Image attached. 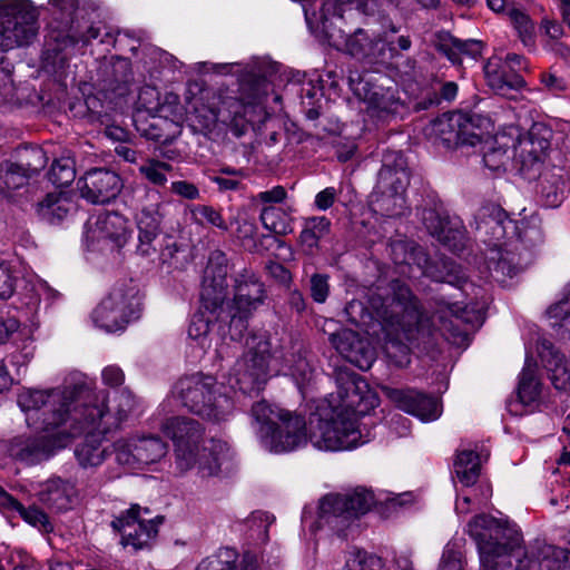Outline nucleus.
Segmentation results:
<instances>
[{"label": "nucleus", "instance_id": "14", "mask_svg": "<svg viewBox=\"0 0 570 570\" xmlns=\"http://www.w3.org/2000/svg\"><path fill=\"white\" fill-rule=\"evenodd\" d=\"M130 235V223L124 215L105 212L87 222L85 239L91 250L104 252L121 248Z\"/></svg>", "mask_w": 570, "mask_h": 570}, {"label": "nucleus", "instance_id": "42", "mask_svg": "<svg viewBox=\"0 0 570 570\" xmlns=\"http://www.w3.org/2000/svg\"><path fill=\"white\" fill-rule=\"evenodd\" d=\"M539 193L547 207L559 206L563 198L562 176L549 170L540 173Z\"/></svg>", "mask_w": 570, "mask_h": 570}, {"label": "nucleus", "instance_id": "52", "mask_svg": "<svg viewBox=\"0 0 570 570\" xmlns=\"http://www.w3.org/2000/svg\"><path fill=\"white\" fill-rule=\"evenodd\" d=\"M75 177L73 163L69 158L55 160L49 170L50 181L58 187L68 186L73 181Z\"/></svg>", "mask_w": 570, "mask_h": 570}, {"label": "nucleus", "instance_id": "41", "mask_svg": "<svg viewBox=\"0 0 570 570\" xmlns=\"http://www.w3.org/2000/svg\"><path fill=\"white\" fill-rule=\"evenodd\" d=\"M13 509L19 512L22 519L41 531L49 532L52 525L45 512L36 507L24 508L20 502L14 500L12 495L2 490V509Z\"/></svg>", "mask_w": 570, "mask_h": 570}, {"label": "nucleus", "instance_id": "18", "mask_svg": "<svg viewBox=\"0 0 570 570\" xmlns=\"http://www.w3.org/2000/svg\"><path fill=\"white\" fill-rule=\"evenodd\" d=\"M148 509L132 504L128 510L115 518L111 525L121 535L120 543L134 551L146 549L158 533V518H145L149 514Z\"/></svg>", "mask_w": 570, "mask_h": 570}, {"label": "nucleus", "instance_id": "3", "mask_svg": "<svg viewBox=\"0 0 570 570\" xmlns=\"http://www.w3.org/2000/svg\"><path fill=\"white\" fill-rule=\"evenodd\" d=\"M159 430L173 442L175 465L180 473L195 469L202 479L216 476L233 456L227 442L206 441L205 428L195 419L170 416Z\"/></svg>", "mask_w": 570, "mask_h": 570}, {"label": "nucleus", "instance_id": "2", "mask_svg": "<svg viewBox=\"0 0 570 570\" xmlns=\"http://www.w3.org/2000/svg\"><path fill=\"white\" fill-rule=\"evenodd\" d=\"M338 404L330 419L309 420V442L323 451L353 450L373 438L367 423L360 420L379 405V397L367 383L355 373H337Z\"/></svg>", "mask_w": 570, "mask_h": 570}, {"label": "nucleus", "instance_id": "10", "mask_svg": "<svg viewBox=\"0 0 570 570\" xmlns=\"http://www.w3.org/2000/svg\"><path fill=\"white\" fill-rule=\"evenodd\" d=\"M38 17L29 0H2V51L29 45L38 33Z\"/></svg>", "mask_w": 570, "mask_h": 570}, {"label": "nucleus", "instance_id": "13", "mask_svg": "<svg viewBox=\"0 0 570 570\" xmlns=\"http://www.w3.org/2000/svg\"><path fill=\"white\" fill-rule=\"evenodd\" d=\"M348 83L355 96L367 104V112L372 118L386 121L403 109L396 89L376 85L372 75L351 73Z\"/></svg>", "mask_w": 570, "mask_h": 570}, {"label": "nucleus", "instance_id": "48", "mask_svg": "<svg viewBox=\"0 0 570 570\" xmlns=\"http://www.w3.org/2000/svg\"><path fill=\"white\" fill-rule=\"evenodd\" d=\"M235 235L240 242L242 246L250 253L262 252L264 249L263 240L269 238L268 236L262 235L258 239L256 224L253 220L246 218L237 220Z\"/></svg>", "mask_w": 570, "mask_h": 570}, {"label": "nucleus", "instance_id": "28", "mask_svg": "<svg viewBox=\"0 0 570 570\" xmlns=\"http://www.w3.org/2000/svg\"><path fill=\"white\" fill-rule=\"evenodd\" d=\"M196 570H261L256 556L245 553L239 558L236 550L220 548L217 552L203 559Z\"/></svg>", "mask_w": 570, "mask_h": 570}, {"label": "nucleus", "instance_id": "8", "mask_svg": "<svg viewBox=\"0 0 570 570\" xmlns=\"http://www.w3.org/2000/svg\"><path fill=\"white\" fill-rule=\"evenodd\" d=\"M58 295L57 291L41 282L36 288V295L23 303L24 307L18 311V315H9L6 321H2V347L13 364L23 365L31 355L29 346L32 342L33 327L26 321L38 306L39 298L45 296L53 299Z\"/></svg>", "mask_w": 570, "mask_h": 570}, {"label": "nucleus", "instance_id": "25", "mask_svg": "<svg viewBox=\"0 0 570 570\" xmlns=\"http://www.w3.org/2000/svg\"><path fill=\"white\" fill-rule=\"evenodd\" d=\"M387 395L399 409L423 422L434 421L441 415V406L438 400L417 391L389 390Z\"/></svg>", "mask_w": 570, "mask_h": 570}, {"label": "nucleus", "instance_id": "64", "mask_svg": "<svg viewBox=\"0 0 570 570\" xmlns=\"http://www.w3.org/2000/svg\"><path fill=\"white\" fill-rule=\"evenodd\" d=\"M541 83L552 94L557 95L567 89V82L563 78L554 73L547 72L541 75Z\"/></svg>", "mask_w": 570, "mask_h": 570}, {"label": "nucleus", "instance_id": "7", "mask_svg": "<svg viewBox=\"0 0 570 570\" xmlns=\"http://www.w3.org/2000/svg\"><path fill=\"white\" fill-rule=\"evenodd\" d=\"M414 501L411 492L393 493L379 491L374 493L366 488H355L345 494L325 495L318 508L321 525H328L333 530L345 527L350 520L366 513L374 504L385 503L390 507H403Z\"/></svg>", "mask_w": 570, "mask_h": 570}, {"label": "nucleus", "instance_id": "61", "mask_svg": "<svg viewBox=\"0 0 570 570\" xmlns=\"http://www.w3.org/2000/svg\"><path fill=\"white\" fill-rule=\"evenodd\" d=\"M170 188L173 193L186 199L191 200L199 197V190L196 185L186 180L173 181Z\"/></svg>", "mask_w": 570, "mask_h": 570}, {"label": "nucleus", "instance_id": "51", "mask_svg": "<svg viewBox=\"0 0 570 570\" xmlns=\"http://www.w3.org/2000/svg\"><path fill=\"white\" fill-rule=\"evenodd\" d=\"M507 16L510 22L517 30L519 38L524 45L533 42V30L534 26L530 17L518 8H510L507 10Z\"/></svg>", "mask_w": 570, "mask_h": 570}, {"label": "nucleus", "instance_id": "57", "mask_svg": "<svg viewBox=\"0 0 570 570\" xmlns=\"http://www.w3.org/2000/svg\"><path fill=\"white\" fill-rule=\"evenodd\" d=\"M499 257L493 263V267L491 268L493 276L501 281V277H513L518 271L519 267L517 264H514L510 258L504 256L501 253H498Z\"/></svg>", "mask_w": 570, "mask_h": 570}, {"label": "nucleus", "instance_id": "30", "mask_svg": "<svg viewBox=\"0 0 570 570\" xmlns=\"http://www.w3.org/2000/svg\"><path fill=\"white\" fill-rule=\"evenodd\" d=\"M539 354L553 386L557 390L570 392V361L556 351L549 342L542 343Z\"/></svg>", "mask_w": 570, "mask_h": 570}, {"label": "nucleus", "instance_id": "33", "mask_svg": "<svg viewBox=\"0 0 570 570\" xmlns=\"http://www.w3.org/2000/svg\"><path fill=\"white\" fill-rule=\"evenodd\" d=\"M225 314V307L223 306V312H217L205 309L202 304L198 312H196L189 323L188 326V337L194 341L203 351H206L210 347V324L215 321L227 320Z\"/></svg>", "mask_w": 570, "mask_h": 570}, {"label": "nucleus", "instance_id": "6", "mask_svg": "<svg viewBox=\"0 0 570 570\" xmlns=\"http://www.w3.org/2000/svg\"><path fill=\"white\" fill-rule=\"evenodd\" d=\"M173 403L212 422L227 420L234 410L232 399L219 392L216 380L203 374L180 379L161 406L173 411Z\"/></svg>", "mask_w": 570, "mask_h": 570}, {"label": "nucleus", "instance_id": "16", "mask_svg": "<svg viewBox=\"0 0 570 570\" xmlns=\"http://www.w3.org/2000/svg\"><path fill=\"white\" fill-rule=\"evenodd\" d=\"M138 305L134 288L127 292L116 288L95 308L92 321L108 333L121 331L131 320L138 317Z\"/></svg>", "mask_w": 570, "mask_h": 570}, {"label": "nucleus", "instance_id": "5", "mask_svg": "<svg viewBox=\"0 0 570 570\" xmlns=\"http://www.w3.org/2000/svg\"><path fill=\"white\" fill-rule=\"evenodd\" d=\"M468 527L478 544L480 570H520L524 551L521 532L515 525L481 514Z\"/></svg>", "mask_w": 570, "mask_h": 570}, {"label": "nucleus", "instance_id": "22", "mask_svg": "<svg viewBox=\"0 0 570 570\" xmlns=\"http://www.w3.org/2000/svg\"><path fill=\"white\" fill-rule=\"evenodd\" d=\"M218 117L222 121L228 124L236 137H240L252 124L265 118V111L259 99L244 102L230 97L223 101V106L218 110Z\"/></svg>", "mask_w": 570, "mask_h": 570}, {"label": "nucleus", "instance_id": "23", "mask_svg": "<svg viewBox=\"0 0 570 570\" xmlns=\"http://www.w3.org/2000/svg\"><path fill=\"white\" fill-rule=\"evenodd\" d=\"M305 428L303 416L288 412L282 423L273 432H268V439L263 445L274 453L294 451L307 443Z\"/></svg>", "mask_w": 570, "mask_h": 570}, {"label": "nucleus", "instance_id": "55", "mask_svg": "<svg viewBox=\"0 0 570 570\" xmlns=\"http://www.w3.org/2000/svg\"><path fill=\"white\" fill-rule=\"evenodd\" d=\"M443 265H444V268L446 269L445 274H443V273L434 274V272L431 269V267H428L424 273L428 276L432 277L436 282L460 284L464 279L463 275H459L460 274L459 267L455 264H453L452 262L445 261V262H443Z\"/></svg>", "mask_w": 570, "mask_h": 570}, {"label": "nucleus", "instance_id": "19", "mask_svg": "<svg viewBox=\"0 0 570 570\" xmlns=\"http://www.w3.org/2000/svg\"><path fill=\"white\" fill-rule=\"evenodd\" d=\"M228 259L225 253H210L202 285L200 301L205 309L223 312V305L228 296Z\"/></svg>", "mask_w": 570, "mask_h": 570}, {"label": "nucleus", "instance_id": "35", "mask_svg": "<svg viewBox=\"0 0 570 570\" xmlns=\"http://www.w3.org/2000/svg\"><path fill=\"white\" fill-rule=\"evenodd\" d=\"M76 209L71 197L62 191L49 193L38 205L39 217L50 224H56L66 218Z\"/></svg>", "mask_w": 570, "mask_h": 570}, {"label": "nucleus", "instance_id": "36", "mask_svg": "<svg viewBox=\"0 0 570 570\" xmlns=\"http://www.w3.org/2000/svg\"><path fill=\"white\" fill-rule=\"evenodd\" d=\"M517 394L524 406H535L541 399L542 384L537 376V365L528 354L520 374Z\"/></svg>", "mask_w": 570, "mask_h": 570}, {"label": "nucleus", "instance_id": "38", "mask_svg": "<svg viewBox=\"0 0 570 570\" xmlns=\"http://www.w3.org/2000/svg\"><path fill=\"white\" fill-rule=\"evenodd\" d=\"M31 157L37 160L36 164L28 161L26 165L11 164L8 166L4 175V184L7 188L17 189L24 186L33 174L45 167L46 159L42 150H32Z\"/></svg>", "mask_w": 570, "mask_h": 570}, {"label": "nucleus", "instance_id": "20", "mask_svg": "<svg viewBox=\"0 0 570 570\" xmlns=\"http://www.w3.org/2000/svg\"><path fill=\"white\" fill-rule=\"evenodd\" d=\"M432 132L446 147L469 145L475 146L481 141L471 116L463 112H450L432 122Z\"/></svg>", "mask_w": 570, "mask_h": 570}, {"label": "nucleus", "instance_id": "47", "mask_svg": "<svg viewBox=\"0 0 570 570\" xmlns=\"http://www.w3.org/2000/svg\"><path fill=\"white\" fill-rule=\"evenodd\" d=\"M364 61L368 63H385L397 55L396 47L386 38H368L366 41Z\"/></svg>", "mask_w": 570, "mask_h": 570}, {"label": "nucleus", "instance_id": "59", "mask_svg": "<svg viewBox=\"0 0 570 570\" xmlns=\"http://www.w3.org/2000/svg\"><path fill=\"white\" fill-rule=\"evenodd\" d=\"M7 564L11 570H32L33 559L22 550H14L7 558Z\"/></svg>", "mask_w": 570, "mask_h": 570}, {"label": "nucleus", "instance_id": "1", "mask_svg": "<svg viewBox=\"0 0 570 570\" xmlns=\"http://www.w3.org/2000/svg\"><path fill=\"white\" fill-rule=\"evenodd\" d=\"M18 405L30 428L43 432L52 448H63L85 430L107 434L135 411L134 394L124 389L111 404L105 391H96L81 373L70 374L61 386L50 390H27L18 395Z\"/></svg>", "mask_w": 570, "mask_h": 570}, {"label": "nucleus", "instance_id": "12", "mask_svg": "<svg viewBox=\"0 0 570 570\" xmlns=\"http://www.w3.org/2000/svg\"><path fill=\"white\" fill-rule=\"evenodd\" d=\"M118 464L130 470H142L159 463L168 453V445L158 435H130L114 443Z\"/></svg>", "mask_w": 570, "mask_h": 570}, {"label": "nucleus", "instance_id": "54", "mask_svg": "<svg viewBox=\"0 0 570 570\" xmlns=\"http://www.w3.org/2000/svg\"><path fill=\"white\" fill-rule=\"evenodd\" d=\"M275 518L267 512L257 511L254 512L249 519L247 520L249 529L256 534V538L261 541H267L268 539V528Z\"/></svg>", "mask_w": 570, "mask_h": 570}, {"label": "nucleus", "instance_id": "43", "mask_svg": "<svg viewBox=\"0 0 570 570\" xmlns=\"http://www.w3.org/2000/svg\"><path fill=\"white\" fill-rule=\"evenodd\" d=\"M281 370L284 374L291 375L297 383L309 382L314 373L313 365L301 350L286 354L283 357Z\"/></svg>", "mask_w": 570, "mask_h": 570}, {"label": "nucleus", "instance_id": "11", "mask_svg": "<svg viewBox=\"0 0 570 570\" xmlns=\"http://www.w3.org/2000/svg\"><path fill=\"white\" fill-rule=\"evenodd\" d=\"M247 351L233 368L236 385L244 393L261 389L268 375L271 343L263 336H252L246 341Z\"/></svg>", "mask_w": 570, "mask_h": 570}, {"label": "nucleus", "instance_id": "53", "mask_svg": "<svg viewBox=\"0 0 570 570\" xmlns=\"http://www.w3.org/2000/svg\"><path fill=\"white\" fill-rule=\"evenodd\" d=\"M193 219L197 224H209L219 228L220 230L226 232L228 229V225L224 220L222 214L216 210L212 206L207 205H196L191 208Z\"/></svg>", "mask_w": 570, "mask_h": 570}, {"label": "nucleus", "instance_id": "9", "mask_svg": "<svg viewBox=\"0 0 570 570\" xmlns=\"http://www.w3.org/2000/svg\"><path fill=\"white\" fill-rule=\"evenodd\" d=\"M410 184L406 160L402 153L389 150L383 156L379 173L375 199L376 209L386 216L402 215L405 207V190Z\"/></svg>", "mask_w": 570, "mask_h": 570}, {"label": "nucleus", "instance_id": "34", "mask_svg": "<svg viewBox=\"0 0 570 570\" xmlns=\"http://www.w3.org/2000/svg\"><path fill=\"white\" fill-rule=\"evenodd\" d=\"M76 495L75 487L61 479H51L39 493V500L57 512L69 509L72 498Z\"/></svg>", "mask_w": 570, "mask_h": 570}, {"label": "nucleus", "instance_id": "56", "mask_svg": "<svg viewBox=\"0 0 570 570\" xmlns=\"http://www.w3.org/2000/svg\"><path fill=\"white\" fill-rule=\"evenodd\" d=\"M330 293L328 276L314 274L311 277V295L316 303H324Z\"/></svg>", "mask_w": 570, "mask_h": 570}, {"label": "nucleus", "instance_id": "32", "mask_svg": "<svg viewBox=\"0 0 570 570\" xmlns=\"http://www.w3.org/2000/svg\"><path fill=\"white\" fill-rule=\"evenodd\" d=\"M287 410L281 409L277 405L269 404L266 401L256 402L250 410V417L253 424L257 425V434L264 444L268 439V432H273L288 415Z\"/></svg>", "mask_w": 570, "mask_h": 570}, {"label": "nucleus", "instance_id": "58", "mask_svg": "<svg viewBox=\"0 0 570 570\" xmlns=\"http://www.w3.org/2000/svg\"><path fill=\"white\" fill-rule=\"evenodd\" d=\"M439 570H464L462 553L446 546L441 558Z\"/></svg>", "mask_w": 570, "mask_h": 570}, {"label": "nucleus", "instance_id": "62", "mask_svg": "<svg viewBox=\"0 0 570 570\" xmlns=\"http://www.w3.org/2000/svg\"><path fill=\"white\" fill-rule=\"evenodd\" d=\"M287 196V193L283 186H274L269 190L261 191L256 195V200L263 204H279Z\"/></svg>", "mask_w": 570, "mask_h": 570}, {"label": "nucleus", "instance_id": "45", "mask_svg": "<svg viewBox=\"0 0 570 570\" xmlns=\"http://www.w3.org/2000/svg\"><path fill=\"white\" fill-rule=\"evenodd\" d=\"M343 570H390V567L376 553L353 549L346 554Z\"/></svg>", "mask_w": 570, "mask_h": 570}, {"label": "nucleus", "instance_id": "46", "mask_svg": "<svg viewBox=\"0 0 570 570\" xmlns=\"http://www.w3.org/2000/svg\"><path fill=\"white\" fill-rule=\"evenodd\" d=\"M259 218L263 226L276 235H287L293 232L292 217L279 207L265 206Z\"/></svg>", "mask_w": 570, "mask_h": 570}, {"label": "nucleus", "instance_id": "29", "mask_svg": "<svg viewBox=\"0 0 570 570\" xmlns=\"http://www.w3.org/2000/svg\"><path fill=\"white\" fill-rule=\"evenodd\" d=\"M422 220L428 232L452 252L463 248V232L459 227L450 226V222L442 218L435 210L425 209Z\"/></svg>", "mask_w": 570, "mask_h": 570}, {"label": "nucleus", "instance_id": "31", "mask_svg": "<svg viewBox=\"0 0 570 570\" xmlns=\"http://www.w3.org/2000/svg\"><path fill=\"white\" fill-rule=\"evenodd\" d=\"M82 433H86V438L75 450L76 459L85 469L97 468L105 462L109 454L107 448L102 445L106 434H99L98 431H91L89 428L80 434Z\"/></svg>", "mask_w": 570, "mask_h": 570}, {"label": "nucleus", "instance_id": "21", "mask_svg": "<svg viewBox=\"0 0 570 570\" xmlns=\"http://www.w3.org/2000/svg\"><path fill=\"white\" fill-rule=\"evenodd\" d=\"M121 188V178L106 168L90 169L78 180L81 197L92 204H105L115 199Z\"/></svg>", "mask_w": 570, "mask_h": 570}, {"label": "nucleus", "instance_id": "17", "mask_svg": "<svg viewBox=\"0 0 570 570\" xmlns=\"http://www.w3.org/2000/svg\"><path fill=\"white\" fill-rule=\"evenodd\" d=\"M234 292L233 301L224 303L225 314L232 323L244 328V318L266 298L265 285L253 271L244 269L235 277Z\"/></svg>", "mask_w": 570, "mask_h": 570}, {"label": "nucleus", "instance_id": "40", "mask_svg": "<svg viewBox=\"0 0 570 570\" xmlns=\"http://www.w3.org/2000/svg\"><path fill=\"white\" fill-rule=\"evenodd\" d=\"M449 312L451 316L448 318L445 316H440V326L439 331L441 334L451 343L460 345L464 343L468 338V333L465 330L461 327L463 322H468L469 318L465 317V312H461L459 314L460 308L456 304L449 307Z\"/></svg>", "mask_w": 570, "mask_h": 570}, {"label": "nucleus", "instance_id": "60", "mask_svg": "<svg viewBox=\"0 0 570 570\" xmlns=\"http://www.w3.org/2000/svg\"><path fill=\"white\" fill-rule=\"evenodd\" d=\"M101 380L110 387L120 386L125 382V373L117 365H108L101 372Z\"/></svg>", "mask_w": 570, "mask_h": 570}, {"label": "nucleus", "instance_id": "15", "mask_svg": "<svg viewBox=\"0 0 570 570\" xmlns=\"http://www.w3.org/2000/svg\"><path fill=\"white\" fill-rule=\"evenodd\" d=\"M165 209L166 204L161 194L156 189H146L136 215L137 253L142 257H149L157 252L155 240L161 232V224L166 216Z\"/></svg>", "mask_w": 570, "mask_h": 570}, {"label": "nucleus", "instance_id": "24", "mask_svg": "<svg viewBox=\"0 0 570 570\" xmlns=\"http://www.w3.org/2000/svg\"><path fill=\"white\" fill-rule=\"evenodd\" d=\"M330 342L346 361L363 371L368 370L375 361L374 350L352 330L332 333Z\"/></svg>", "mask_w": 570, "mask_h": 570}, {"label": "nucleus", "instance_id": "26", "mask_svg": "<svg viewBox=\"0 0 570 570\" xmlns=\"http://www.w3.org/2000/svg\"><path fill=\"white\" fill-rule=\"evenodd\" d=\"M484 75L489 87L498 95L517 99L518 92L525 87L520 73L511 72L503 59L493 57L484 66Z\"/></svg>", "mask_w": 570, "mask_h": 570}, {"label": "nucleus", "instance_id": "44", "mask_svg": "<svg viewBox=\"0 0 570 570\" xmlns=\"http://www.w3.org/2000/svg\"><path fill=\"white\" fill-rule=\"evenodd\" d=\"M331 228V222L324 216L307 218L299 235L301 244L313 253L318 247V242L324 238Z\"/></svg>", "mask_w": 570, "mask_h": 570}, {"label": "nucleus", "instance_id": "37", "mask_svg": "<svg viewBox=\"0 0 570 570\" xmlns=\"http://www.w3.org/2000/svg\"><path fill=\"white\" fill-rule=\"evenodd\" d=\"M511 140L507 136L500 135L484 142L482 147L483 164L487 168L494 173L505 169L511 158Z\"/></svg>", "mask_w": 570, "mask_h": 570}, {"label": "nucleus", "instance_id": "4", "mask_svg": "<svg viewBox=\"0 0 570 570\" xmlns=\"http://www.w3.org/2000/svg\"><path fill=\"white\" fill-rule=\"evenodd\" d=\"M344 312L356 326L370 327L374 322L382 326H396L406 338H411L414 332H424L429 322L410 288L400 281L391 282L385 295L373 293L368 307L361 301H351Z\"/></svg>", "mask_w": 570, "mask_h": 570}, {"label": "nucleus", "instance_id": "27", "mask_svg": "<svg viewBox=\"0 0 570 570\" xmlns=\"http://www.w3.org/2000/svg\"><path fill=\"white\" fill-rule=\"evenodd\" d=\"M511 146L514 147L513 155L520 163V170L532 178L539 171L543 163L550 142L546 138H539L534 134L519 140L518 146L514 145L513 139Z\"/></svg>", "mask_w": 570, "mask_h": 570}, {"label": "nucleus", "instance_id": "49", "mask_svg": "<svg viewBox=\"0 0 570 570\" xmlns=\"http://www.w3.org/2000/svg\"><path fill=\"white\" fill-rule=\"evenodd\" d=\"M328 38L334 47L341 48L344 46L351 56L361 60L365 59L366 41L368 37L362 29L356 30L351 36H341L342 40L335 39L334 35H330Z\"/></svg>", "mask_w": 570, "mask_h": 570}, {"label": "nucleus", "instance_id": "63", "mask_svg": "<svg viewBox=\"0 0 570 570\" xmlns=\"http://www.w3.org/2000/svg\"><path fill=\"white\" fill-rule=\"evenodd\" d=\"M501 214L498 215V218H490L483 222V227L485 229H491L492 238L495 240L494 246L498 245L504 235L507 226L504 225V220L501 218Z\"/></svg>", "mask_w": 570, "mask_h": 570}, {"label": "nucleus", "instance_id": "39", "mask_svg": "<svg viewBox=\"0 0 570 570\" xmlns=\"http://www.w3.org/2000/svg\"><path fill=\"white\" fill-rule=\"evenodd\" d=\"M481 468V458L473 450H461L456 454L454 461V473L459 481L465 485L471 487L475 484Z\"/></svg>", "mask_w": 570, "mask_h": 570}, {"label": "nucleus", "instance_id": "50", "mask_svg": "<svg viewBox=\"0 0 570 570\" xmlns=\"http://www.w3.org/2000/svg\"><path fill=\"white\" fill-rule=\"evenodd\" d=\"M171 170V165L158 159L149 158L140 167L139 173L153 185L165 186L167 174Z\"/></svg>", "mask_w": 570, "mask_h": 570}]
</instances>
